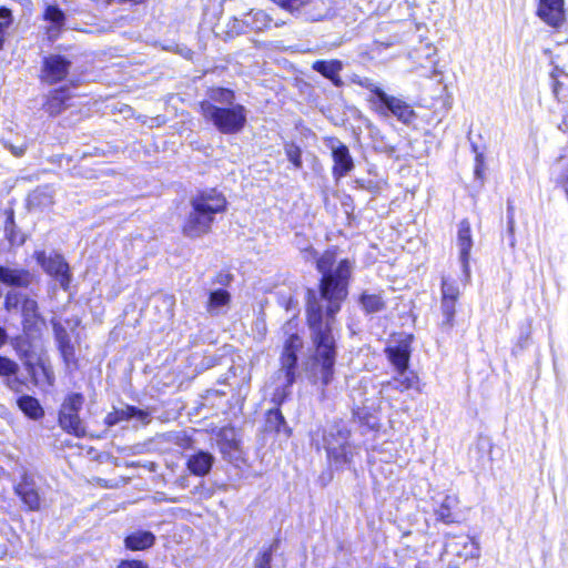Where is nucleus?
<instances>
[{
  "label": "nucleus",
  "mask_w": 568,
  "mask_h": 568,
  "mask_svg": "<svg viewBox=\"0 0 568 568\" xmlns=\"http://www.w3.org/2000/svg\"><path fill=\"white\" fill-rule=\"evenodd\" d=\"M332 156L334 161L333 175L341 179L354 169V162L348 148L338 140L331 141Z\"/></svg>",
  "instance_id": "nucleus-10"
},
{
  "label": "nucleus",
  "mask_w": 568,
  "mask_h": 568,
  "mask_svg": "<svg viewBox=\"0 0 568 568\" xmlns=\"http://www.w3.org/2000/svg\"><path fill=\"white\" fill-rule=\"evenodd\" d=\"M456 302L454 298L442 297V311L445 316V324L452 326L454 321V315L456 311Z\"/></svg>",
  "instance_id": "nucleus-35"
},
{
  "label": "nucleus",
  "mask_w": 568,
  "mask_h": 568,
  "mask_svg": "<svg viewBox=\"0 0 568 568\" xmlns=\"http://www.w3.org/2000/svg\"><path fill=\"white\" fill-rule=\"evenodd\" d=\"M21 302V295L17 292L10 291L7 293L4 298V307L7 311H12L18 307Z\"/></svg>",
  "instance_id": "nucleus-40"
},
{
  "label": "nucleus",
  "mask_w": 568,
  "mask_h": 568,
  "mask_svg": "<svg viewBox=\"0 0 568 568\" xmlns=\"http://www.w3.org/2000/svg\"><path fill=\"white\" fill-rule=\"evenodd\" d=\"M539 18L551 27H558L565 19L564 0H540Z\"/></svg>",
  "instance_id": "nucleus-13"
},
{
  "label": "nucleus",
  "mask_w": 568,
  "mask_h": 568,
  "mask_svg": "<svg viewBox=\"0 0 568 568\" xmlns=\"http://www.w3.org/2000/svg\"><path fill=\"white\" fill-rule=\"evenodd\" d=\"M388 361L396 371L407 369L410 357V348L407 341H403L385 349Z\"/></svg>",
  "instance_id": "nucleus-16"
},
{
  "label": "nucleus",
  "mask_w": 568,
  "mask_h": 568,
  "mask_svg": "<svg viewBox=\"0 0 568 568\" xmlns=\"http://www.w3.org/2000/svg\"><path fill=\"white\" fill-rule=\"evenodd\" d=\"M231 303V295L226 290L219 288L215 291L210 292L209 300L206 303V312L212 315L216 316L224 312V308H226Z\"/></svg>",
  "instance_id": "nucleus-19"
},
{
  "label": "nucleus",
  "mask_w": 568,
  "mask_h": 568,
  "mask_svg": "<svg viewBox=\"0 0 568 568\" xmlns=\"http://www.w3.org/2000/svg\"><path fill=\"white\" fill-rule=\"evenodd\" d=\"M43 18L45 21L51 23V27L48 28V34L50 39L55 38L65 22V16L62 10H60L57 6H48Z\"/></svg>",
  "instance_id": "nucleus-21"
},
{
  "label": "nucleus",
  "mask_w": 568,
  "mask_h": 568,
  "mask_svg": "<svg viewBox=\"0 0 568 568\" xmlns=\"http://www.w3.org/2000/svg\"><path fill=\"white\" fill-rule=\"evenodd\" d=\"M246 23L251 24L252 28L255 30H263L264 28L268 27L270 20L266 13L260 10L251 12L248 14V19L246 20Z\"/></svg>",
  "instance_id": "nucleus-34"
},
{
  "label": "nucleus",
  "mask_w": 568,
  "mask_h": 568,
  "mask_svg": "<svg viewBox=\"0 0 568 568\" xmlns=\"http://www.w3.org/2000/svg\"><path fill=\"white\" fill-rule=\"evenodd\" d=\"M217 442L221 450L233 449L236 447V433L232 427H223L217 433Z\"/></svg>",
  "instance_id": "nucleus-29"
},
{
  "label": "nucleus",
  "mask_w": 568,
  "mask_h": 568,
  "mask_svg": "<svg viewBox=\"0 0 568 568\" xmlns=\"http://www.w3.org/2000/svg\"><path fill=\"white\" fill-rule=\"evenodd\" d=\"M19 366L12 359L0 356V376L11 377L17 374Z\"/></svg>",
  "instance_id": "nucleus-37"
},
{
  "label": "nucleus",
  "mask_w": 568,
  "mask_h": 568,
  "mask_svg": "<svg viewBox=\"0 0 568 568\" xmlns=\"http://www.w3.org/2000/svg\"><path fill=\"white\" fill-rule=\"evenodd\" d=\"M84 403L83 395L73 393L68 395L59 412V424L62 429L77 437H83L85 434L82 420L79 417V412L82 409Z\"/></svg>",
  "instance_id": "nucleus-4"
},
{
  "label": "nucleus",
  "mask_w": 568,
  "mask_h": 568,
  "mask_svg": "<svg viewBox=\"0 0 568 568\" xmlns=\"http://www.w3.org/2000/svg\"><path fill=\"white\" fill-rule=\"evenodd\" d=\"M54 192L45 185L33 191L29 196V204L31 207L45 209L53 204Z\"/></svg>",
  "instance_id": "nucleus-25"
},
{
  "label": "nucleus",
  "mask_w": 568,
  "mask_h": 568,
  "mask_svg": "<svg viewBox=\"0 0 568 568\" xmlns=\"http://www.w3.org/2000/svg\"><path fill=\"white\" fill-rule=\"evenodd\" d=\"M20 409L29 417L37 419L43 415V409L38 399L31 396H22L18 399Z\"/></svg>",
  "instance_id": "nucleus-27"
},
{
  "label": "nucleus",
  "mask_w": 568,
  "mask_h": 568,
  "mask_svg": "<svg viewBox=\"0 0 568 568\" xmlns=\"http://www.w3.org/2000/svg\"><path fill=\"white\" fill-rule=\"evenodd\" d=\"M369 102L378 114L387 116L388 113H392L403 123H409L415 116L414 110L408 103L387 93H381L379 104L375 99H369Z\"/></svg>",
  "instance_id": "nucleus-6"
},
{
  "label": "nucleus",
  "mask_w": 568,
  "mask_h": 568,
  "mask_svg": "<svg viewBox=\"0 0 568 568\" xmlns=\"http://www.w3.org/2000/svg\"><path fill=\"white\" fill-rule=\"evenodd\" d=\"M334 252H325L317 261V270L322 273L321 300L327 303L323 305L310 297L307 307V321L311 329L315 355L311 366V378L315 384L323 386L331 384L334 377L336 359L335 337L333 335L334 316L341 308L342 301L347 295V281L353 265L348 260H342L336 267Z\"/></svg>",
  "instance_id": "nucleus-1"
},
{
  "label": "nucleus",
  "mask_w": 568,
  "mask_h": 568,
  "mask_svg": "<svg viewBox=\"0 0 568 568\" xmlns=\"http://www.w3.org/2000/svg\"><path fill=\"white\" fill-rule=\"evenodd\" d=\"M136 413L134 407H126L125 409H116L112 413H109L105 417V424L111 427L119 424L122 420H128Z\"/></svg>",
  "instance_id": "nucleus-31"
},
{
  "label": "nucleus",
  "mask_w": 568,
  "mask_h": 568,
  "mask_svg": "<svg viewBox=\"0 0 568 568\" xmlns=\"http://www.w3.org/2000/svg\"><path fill=\"white\" fill-rule=\"evenodd\" d=\"M23 331L30 333L37 328L38 303L31 298H24L22 302Z\"/></svg>",
  "instance_id": "nucleus-22"
},
{
  "label": "nucleus",
  "mask_w": 568,
  "mask_h": 568,
  "mask_svg": "<svg viewBox=\"0 0 568 568\" xmlns=\"http://www.w3.org/2000/svg\"><path fill=\"white\" fill-rule=\"evenodd\" d=\"M71 62L62 55L53 54L43 61L41 79L48 84L64 80L69 73Z\"/></svg>",
  "instance_id": "nucleus-9"
},
{
  "label": "nucleus",
  "mask_w": 568,
  "mask_h": 568,
  "mask_svg": "<svg viewBox=\"0 0 568 568\" xmlns=\"http://www.w3.org/2000/svg\"><path fill=\"white\" fill-rule=\"evenodd\" d=\"M34 257L45 273L55 277L63 290H68L71 275L69 265L61 254L54 252L47 254L44 251H37Z\"/></svg>",
  "instance_id": "nucleus-5"
},
{
  "label": "nucleus",
  "mask_w": 568,
  "mask_h": 568,
  "mask_svg": "<svg viewBox=\"0 0 568 568\" xmlns=\"http://www.w3.org/2000/svg\"><path fill=\"white\" fill-rule=\"evenodd\" d=\"M458 296H459L458 286L454 282H450V281L444 278L443 285H442V297L457 300Z\"/></svg>",
  "instance_id": "nucleus-38"
},
{
  "label": "nucleus",
  "mask_w": 568,
  "mask_h": 568,
  "mask_svg": "<svg viewBox=\"0 0 568 568\" xmlns=\"http://www.w3.org/2000/svg\"><path fill=\"white\" fill-rule=\"evenodd\" d=\"M8 384H9V387H10V388L14 389V388H16V384H17V382H16V381H13V382H9Z\"/></svg>",
  "instance_id": "nucleus-52"
},
{
  "label": "nucleus",
  "mask_w": 568,
  "mask_h": 568,
  "mask_svg": "<svg viewBox=\"0 0 568 568\" xmlns=\"http://www.w3.org/2000/svg\"><path fill=\"white\" fill-rule=\"evenodd\" d=\"M4 235L11 245H22L26 241L24 235L17 230L13 217L9 216L4 225Z\"/></svg>",
  "instance_id": "nucleus-30"
},
{
  "label": "nucleus",
  "mask_w": 568,
  "mask_h": 568,
  "mask_svg": "<svg viewBox=\"0 0 568 568\" xmlns=\"http://www.w3.org/2000/svg\"><path fill=\"white\" fill-rule=\"evenodd\" d=\"M285 153L295 168L300 169L302 166L301 150L298 146L294 144H286Z\"/></svg>",
  "instance_id": "nucleus-39"
},
{
  "label": "nucleus",
  "mask_w": 568,
  "mask_h": 568,
  "mask_svg": "<svg viewBox=\"0 0 568 568\" xmlns=\"http://www.w3.org/2000/svg\"><path fill=\"white\" fill-rule=\"evenodd\" d=\"M14 491L29 510L36 511L40 509L41 499L39 493L28 476H23L22 480L16 485Z\"/></svg>",
  "instance_id": "nucleus-15"
},
{
  "label": "nucleus",
  "mask_w": 568,
  "mask_h": 568,
  "mask_svg": "<svg viewBox=\"0 0 568 568\" xmlns=\"http://www.w3.org/2000/svg\"><path fill=\"white\" fill-rule=\"evenodd\" d=\"M302 347V341L297 335H291L286 341L281 357V374H284L286 386H291L295 381V365L297 362V351Z\"/></svg>",
  "instance_id": "nucleus-8"
},
{
  "label": "nucleus",
  "mask_w": 568,
  "mask_h": 568,
  "mask_svg": "<svg viewBox=\"0 0 568 568\" xmlns=\"http://www.w3.org/2000/svg\"><path fill=\"white\" fill-rule=\"evenodd\" d=\"M14 349L17 351L20 359L23 361L29 373H31L34 363L39 361V354L32 344L27 338H19L14 344Z\"/></svg>",
  "instance_id": "nucleus-20"
},
{
  "label": "nucleus",
  "mask_w": 568,
  "mask_h": 568,
  "mask_svg": "<svg viewBox=\"0 0 568 568\" xmlns=\"http://www.w3.org/2000/svg\"><path fill=\"white\" fill-rule=\"evenodd\" d=\"M52 327L58 348L67 366L75 363L74 346L71 343V337L68 333V327L61 322L52 320Z\"/></svg>",
  "instance_id": "nucleus-12"
},
{
  "label": "nucleus",
  "mask_w": 568,
  "mask_h": 568,
  "mask_svg": "<svg viewBox=\"0 0 568 568\" xmlns=\"http://www.w3.org/2000/svg\"><path fill=\"white\" fill-rule=\"evenodd\" d=\"M31 281L32 275L28 270L13 265H0V283L8 286L27 287Z\"/></svg>",
  "instance_id": "nucleus-14"
},
{
  "label": "nucleus",
  "mask_w": 568,
  "mask_h": 568,
  "mask_svg": "<svg viewBox=\"0 0 568 568\" xmlns=\"http://www.w3.org/2000/svg\"><path fill=\"white\" fill-rule=\"evenodd\" d=\"M119 568H142V564L136 560H123Z\"/></svg>",
  "instance_id": "nucleus-45"
},
{
  "label": "nucleus",
  "mask_w": 568,
  "mask_h": 568,
  "mask_svg": "<svg viewBox=\"0 0 568 568\" xmlns=\"http://www.w3.org/2000/svg\"><path fill=\"white\" fill-rule=\"evenodd\" d=\"M305 252L307 253V255H305V258L308 260L310 257H314V253L313 251L311 250H305Z\"/></svg>",
  "instance_id": "nucleus-50"
},
{
  "label": "nucleus",
  "mask_w": 568,
  "mask_h": 568,
  "mask_svg": "<svg viewBox=\"0 0 568 568\" xmlns=\"http://www.w3.org/2000/svg\"><path fill=\"white\" fill-rule=\"evenodd\" d=\"M6 148L14 155V156H22L27 150L26 144H21L19 146H16L10 143H6Z\"/></svg>",
  "instance_id": "nucleus-44"
},
{
  "label": "nucleus",
  "mask_w": 568,
  "mask_h": 568,
  "mask_svg": "<svg viewBox=\"0 0 568 568\" xmlns=\"http://www.w3.org/2000/svg\"><path fill=\"white\" fill-rule=\"evenodd\" d=\"M79 323H80V322H79L78 320H68V321H65L67 326H68L71 331H73V329L79 325Z\"/></svg>",
  "instance_id": "nucleus-49"
},
{
  "label": "nucleus",
  "mask_w": 568,
  "mask_h": 568,
  "mask_svg": "<svg viewBox=\"0 0 568 568\" xmlns=\"http://www.w3.org/2000/svg\"><path fill=\"white\" fill-rule=\"evenodd\" d=\"M71 98L67 88H60L51 91L43 104V109L52 116L60 114L65 108V102Z\"/></svg>",
  "instance_id": "nucleus-17"
},
{
  "label": "nucleus",
  "mask_w": 568,
  "mask_h": 568,
  "mask_svg": "<svg viewBox=\"0 0 568 568\" xmlns=\"http://www.w3.org/2000/svg\"><path fill=\"white\" fill-rule=\"evenodd\" d=\"M457 246L459 250V262L466 280L470 277L469 257L473 247V239L470 234V224L467 220H463L458 226Z\"/></svg>",
  "instance_id": "nucleus-11"
},
{
  "label": "nucleus",
  "mask_w": 568,
  "mask_h": 568,
  "mask_svg": "<svg viewBox=\"0 0 568 568\" xmlns=\"http://www.w3.org/2000/svg\"><path fill=\"white\" fill-rule=\"evenodd\" d=\"M214 457L206 452H199L187 459V469L195 476H205L212 468Z\"/></svg>",
  "instance_id": "nucleus-18"
},
{
  "label": "nucleus",
  "mask_w": 568,
  "mask_h": 568,
  "mask_svg": "<svg viewBox=\"0 0 568 568\" xmlns=\"http://www.w3.org/2000/svg\"><path fill=\"white\" fill-rule=\"evenodd\" d=\"M185 481H186V480H185V478H181V479L179 480V485H180L181 487H186V483H185Z\"/></svg>",
  "instance_id": "nucleus-51"
},
{
  "label": "nucleus",
  "mask_w": 568,
  "mask_h": 568,
  "mask_svg": "<svg viewBox=\"0 0 568 568\" xmlns=\"http://www.w3.org/2000/svg\"><path fill=\"white\" fill-rule=\"evenodd\" d=\"M397 375L394 377L393 382H389L388 385H392L394 389L399 392H405L412 388L418 389V377L414 372H408L407 369L396 371Z\"/></svg>",
  "instance_id": "nucleus-24"
},
{
  "label": "nucleus",
  "mask_w": 568,
  "mask_h": 568,
  "mask_svg": "<svg viewBox=\"0 0 568 568\" xmlns=\"http://www.w3.org/2000/svg\"><path fill=\"white\" fill-rule=\"evenodd\" d=\"M200 112L223 134H235L242 131L246 123V110L241 104L219 106L211 102H200Z\"/></svg>",
  "instance_id": "nucleus-3"
},
{
  "label": "nucleus",
  "mask_w": 568,
  "mask_h": 568,
  "mask_svg": "<svg viewBox=\"0 0 568 568\" xmlns=\"http://www.w3.org/2000/svg\"><path fill=\"white\" fill-rule=\"evenodd\" d=\"M349 432L346 428L333 427L324 436V444L327 454L337 463H348L352 458V450L347 443Z\"/></svg>",
  "instance_id": "nucleus-7"
},
{
  "label": "nucleus",
  "mask_w": 568,
  "mask_h": 568,
  "mask_svg": "<svg viewBox=\"0 0 568 568\" xmlns=\"http://www.w3.org/2000/svg\"><path fill=\"white\" fill-rule=\"evenodd\" d=\"M12 23L11 11L7 8H0V49L3 45L6 31Z\"/></svg>",
  "instance_id": "nucleus-36"
},
{
  "label": "nucleus",
  "mask_w": 568,
  "mask_h": 568,
  "mask_svg": "<svg viewBox=\"0 0 568 568\" xmlns=\"http://www.w3.org/2000/svg\"><path fill=\"white\" fill-rule=\"evenodd\" d=\"M175 51L186 59H191L193 52L186 47L175 45Z\"/></svg>",
  "instance_id": "nucleus-46"
},
{
  "label": "nucleus",
  "mask_w": 568,
  "mask_h": 568,
  "mask_svg": "<svg viewBox=\"0 0 568 568\" xmlns=\"http://www.w3.org/2000/svg\"><path fill=\"white\" fill-rule=\"evenodd\" d=\"M225 196L215 189L200 192L191 199V207L184 224L183 234L197 239L211 231L217 213L226 210Z\"/></svg>",
  "instance_id": "nucleus-2"
},
{
  "label": "nucleus",
  "mask_w": 568,
  "mask_h": 568,
  "mask_svg": "<svg viewBox=\"0 0 568 568\" xmlns=\"http://www.w3.org/2000/svg\"><path fill=\"white\" fill-rule=\"evenodd\" d=\"M362 305L368 313H375L383 308L384 302L379 295L376 294H363Z\"/></svg>",
  "instance_id": "nucleus-33"
},
{
  "label": "nucleus",
  "mask_w": 568,
  "mask_h": 568,
  "mask_svg": "<svg viewBox=\"0 0 568 568\" xmlns=\"http://www.w3.org/2000/svg\"><path fill=\"white\" fill-rule=\"evenodd\" d=\"M457 504L458 498L456 496L447 495L440 504L439 508L436 510L437 519L445 524L454 523L455 517L452 513V509H454Z\"/></svg>",
  "instance_id": "nucleus-26"
},
{
  "label": "nucleus",
  "mask_w": 568,
  "mask_h": 568,
  "mask_svg": "<svg viewBox=\"0 0 568 568\" xmlns=\"http://www.w3.org/2000/svg\"><path fill=\"white\" fill-rule=\"evenodd\" d=\"M313 69L337 84L339 82L338 73L343 69V63L339 60H318L313 63Z\"/></svg>",
  "instance_id": "nucleus-23"
},
{
  "label": "nucleus",
  "mask_w": 568,
  "mask_h": 568,
  "mask_svg": "<svg viewBox=\"0 0 568 568\" xmlns=\"http://www.w3.org/2000/svg\"><path fill=\"white\" fill-rule=\"evenodd\" d=\"M272 550H264L255 560V568H271Z\"/></svg>",
  "instance_id": "nucleus-43"
},
{
  "label": "nucleus",
  "mask_w": 568,
  "mask_h": 568,
  "mask_svg": "<svg viewBox=\"0 0 568 568\" xmlns=\"http://www.w3.org/2000/svg\"><path fill=\"white\" fill-rule=\"evenodd\" d=\"M154 544V536L151 532L144 531V549Z\"/></svg>",
  "instance_id": "nucleus-47"
},
{
  "label": "nucleus",
  "mask_w": 568,
  "mask_h": 568,
  "mask_svg": "<svg viewBox=\"0 0 568 568\" xmlns=\"http://www.w3.org/2000/svg\"><path fill=\"white\" fill-rule=\"evenodd\" d=\"M266 426L268 429L277 433L282 432L283 428H286L285 419L278 409L268 410Z\"/></svg>",
  "instance_id": "nucleus-32"
},
{
  "label": "nucleus",
  "mask_w": 568,
  "mask_h": 568,
  "mask_svg": "<svg viewBox=\"0 0 568 568\" xmlns=\"http://www.w3.org/2000/svg\"><path fill=\"white\" fill-rule=\"evenodd\" d=\"M125 547L131 550L142 549V535L133 534L125 538Z\"/></svg>",
  "instance_id": "nucleus-42"
},
{
  "label": "nucleus",
  "mask_w": 568,
  "mask_h": 568,
  "mask_svg": "<svg viewBox=\"0 0 568 568\" xmlns=\"http://www.w3.org/2000/svg\"><path fill=\"white\" fill-rule=\"evenodd\" d=\"M8 334L3 327L0 326V348L7 344Z\"/></svg>",
  "instance_id": "nucleus-48"
},
{
  "label": "nucleus",
  "mask_w": 568,
  "mask_h": 568,
  "mask_svg": "<svg viewBox=\"0 0 568 568\" xmlns=\"http://www.w3.org/2000/svg\"><path fill=\"white\" fill-rule=\"evenodd\" d=\"M358 84L373 92L377 98V103L381 101V93H385L379 87H377L372 80L367 78L359 80Z\"/></svg>",
  "instance_id": "nucleus-41"
},
{
  "label": "nucleus",
  "mask_w": 568,
  "mask_h": 568,
  "mask_svg": "<svg viewBox=\"0 0 568 568\" xmlns=\"http://www.w3.org/2000/svg\"><path fill=\"white\" fill-rule=\"evenodd\" d=\"M209 100L204 102H211L213 104H219V106L231 105L234 104V93L231 90L216 88L209 91Z\"/></svg>",
  "instance_id": "nucleus-28"
}]
</instances>
